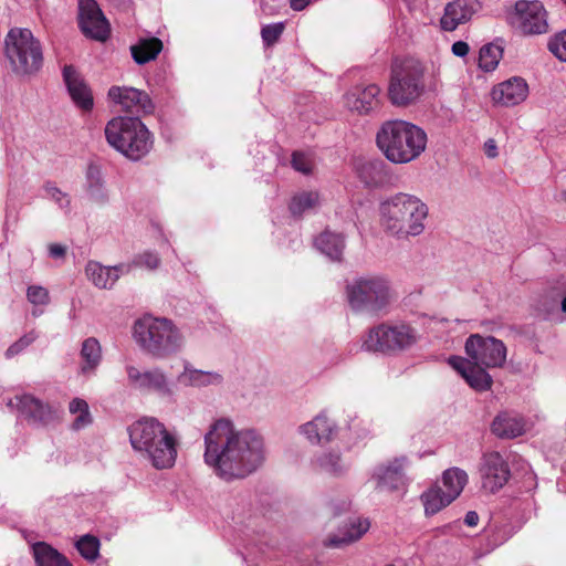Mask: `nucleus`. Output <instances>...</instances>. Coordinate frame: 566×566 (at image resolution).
Returning <instances> with one entry per match:
<instances>
[{
	"instance_id": "nucleus-1",
	"label": "nucleus",
	"mask_w": 566,
	"mask_h": 566,
	"mask_svg": "<svg viewBox=\"0 0 566 566\" xmlns=\"http://www.w3.org/2000/svg\"><path fill=\"white\" fill-rule=\"evenodd\" d=\"M205 463L223 481L249 476L264 462L262 437L252 429H240L229 418H219L203 437Z\"/></svg>"
},
{
	"instance_id": "nucleus-2",
	"label": "nucleus",
	"mask_w": 566,
	"mask_h": 566,
	"mask_svg": "<svg viewBox=\"0 0 566 566\" xmlns=\"http://www.w3.org/2000/svg\"><path fill=\"white\" fill-rule=\"evenodd\" d=\"M133 449L155 469L165 470L175 465L178 439L166 426L153 417H145L128 428Z\"/></svg>"
},
{
	"instance_id": "nucleus-3",
	"label": "nucleus",
	"mask_w": 566,
	"mask_h": 566,
	"mask_svg": "<svg viewBox=\"0 0 566 566\" xmlns=\"http://www.w3.org/2000/svg\"><path fill=\"white\" fill-rule=\"evenodd\" d=\"M429 208L419 197L398 192L380 205L384 230L397 238L418 237L426 229Z\"/></svg>"
},
{
	"instance_id": "nucleus-4",
	"label": "nucleus",
	"mask_w": 566,
	"mask_h": 566,
	"mask_svg": "<svg viewBox=\"0 0 566 566\" xmlns=\"http://www.w3.org/2000/svg\"><path fill=\"white\" fill-rule=\"evenodd\" d=\"M428 143L427 133L402 119L382 123L376 134V144L392 164H408L421 156Z\"/></svg>"
},
{
	"instance_id": "nucleus-5",
	"label": "nucleus",
	"mask_w": 566,
	"mask_h": 566,
	"mask_svg": "<svg viewBox=\"0 0 566 566\" xmlns=\"http://www.w3.org/2000/svg\"><path fill=\"white\" fill-rule=\"evenodd\" d=\"M345 298L356 313L384 314L396 301L397 295L387 277L363 275L346 284Z\"/></svg>"
},
{
	"instance_id": "nucleus-6",
	"label": "nucleus",
	"mask_w": 566,
	"mask_h": 566,
	"mask_svg": "<svg viewBox=\"0 0 566 566\" xmlns=\"http://www.w3.org/2000/svg\"><path fill=\"white\" fill-rule=\"evenodd\" d=\"M105 137L109 146L132 160H139L153 147L150 132L138 117L112 118L106 124Z\"/></svg>"
},
{
	"instance_id": "nucleus-7",
	"label": "nucleus",
	"mask_w": 566,
	"mask_h": 566,
	"mask_svg": "<svg viewBox=\"0 0 566 566\" xmlns=\"http://www.w3.org/2000/svg\"><path fill=\"white\" fill-rule=\"evenodd\" d=\"M133 335L145 352L157 358L179 350L185 339L172 321H136Z\"/></svg>"
},
{
	"instance_id": "nucleus-8",
	"label": "nucleus",
	"mask_w": 566,
	"mask_h": 566,
	"mask_svg": "<svg viewBox=\"0 0 566 566\" xmlns=\"http://www.w3.org/2000/svg\"><path fill=\"white\" fill-rule=\"evenodd\" d=\"M6 56L12 71L20 76L35 75L43 65L40 41L29 29L13 28L6 36Z\"/></svg>"
},
{
	"instance_id": "nucleus-9",
	"label": "nucleus",
	"mask_w": 566,
	"mask_h": 566,
	"mask_svg": "<svg viewBox=\"0 0 566 566\" xmlns=\"http://www.w3.org/2000/svg\"><path fill=\"white\" fill-rule=\"evenodd\" d=\"M416 340L415 331L403 322L381 323L360 338V349L368 353H390L403 349Z\"/></svg>"
},
{
	"instance_id": "nucleus-10",
	"label": "nucleus",
	"mask_w": 566,
	"mask_h": 566,
	"mask_svg": "<svg viewBox=\"0 0 566 566\" xmlns=\"http://www.w3.org/2000/svg\"><path fill=\"white\" fill-rule=\"evenodd\" d=\"M421 77L422 72L416 65H395L388 87L390 102L397 106H405L416 101L422 92Z\"/></svg>"
},
{
	"instance_id": "nucleus-11",
	"label": "nucleus",
	"mask_w": 566,
	"mask_h": 566,
	"mask_svg": "<svg viewBox=\"0 0 566 566\" xmlns=\"http://www.w3.org/2000/svg\"><path fill=\"white\" fill-rule=\"evenodd\" d=\"M127 384L134 390L140 392H154L161 398L172 399L175 397V386L160 367H154L140 370L133 364L125 366Z\"/></svg>"
},
{
	"instance_id": "nucleus-12",
	"label": "nucleus",
	"mask_w": 566,
	"mask_h": 566,
	"mask_svg": "<svg viewBox=\"0 0 566 566\" xmlns=\"http://www.w3.org/2000/svg\"><path fill=\"white\" fill-rule=\"evenodd\" d=\"M507 21L524 35L543 34L548 31L547 12L537 0H518L509 13Z\"/></svg>"
},
{
	"instance_id": "nucleus-13",
	"label": "nucleus",
	"mask_w": 566,
	"mask_h": 566,
	"mask_svg": "<svg viewBox=\"0 0 566 566\" xmlns=\"http://www.w3.org/2000/svg\"><path fill=\"white\" fill-rule=\"evenodd\" d=\"M465 353L475 364L486 368L502 367L506 360V347L502 340L478 334L467 339Z\"/></svg>"
},
{
	"instance_id": "nucleus-14",
	"label": "nucleus",
	"mask_w": 566,
	"mask_h": 566,
	"mask_svg": "<svg viewBox=\"0 0 566 566\" xmlns=\"http://www.w3.org/2000/svg\"><path fill=\"white\" fill-rule=\"evenodd\" d=\"M408 465L409 460L405 455L376 465L370 476L375 490L379 492L405 490L408 485V479L405 473Z\"/></svg>"
},
{
	"instance_id": "nucleus-15",
	"label": "nucleus",
	"mask_w": 566,
	"mask_h": 566,
	"mask_svg": "<svg viewBox=\"0 0 566 566\" xmlns=\"http://www.w3.org/2000/svg\"><path fill=\"white\" fill-rule=\"evenodd\" d=\"M482 489L490 493L501 490L511 478L506 459L497 451L483 453L479 463Z\"/></svg>"
},
{
	"instance_id": "nucleus-16",
	"label": "nucleus",
	"mask_w": 566,
	"mask_h": 566,
	"mask_svg": "<svg viewBox=\"0 0 566 566\" xmlns=\"http://www.w3.org/2000/svg\"><path fill=\"white\" fill-rule=\"evenodd\" d=\"M78 24L87 38L97 41H105L111 32L109 23L95 0H80Z\"/></svg>"
},
{
	"instance_id": "nucleus-17",
	"label": "nucleus",
	"mask_w": 566,
	"mask_h": 566,
	"mask_svg": "<svg viewBox=\"0 0 566 566\" xmlns=\"http://www.w3.org/2000/svg\"><path fill=\"white\" fill-rule=\"evenodd\" d=\"M107 95L123 112L146 115L153 113L155 108L149 95L145 91L135 87L112 86Z\"/></svg>"
},
{
	"instance_id": "nucleus-18",
	"label": "nucleus",
	"mask_w": 566,
	"mask_h": 566,
	"mask_svg": "<svg viewBox=\"0 0 566 566\" xmlns=\"http://www.w3.org/2000/svg\"><path fill=\"white\" fill-rule=\"evenodd\" d=\"M482 9L480 0H453L444 7L440 19L443 31L452 32L458 27L465 24Z\"/></svg>"
},
{
	"instance_id": "nucleus-19",
	"label": "nucleus",
	"mask_w": 566,
	"mask_h": 566,
	"mask_svg": "<svg viewBox=\"0 0 566 566\" xmlns=\"http://www.w3.org/2000/svg\"><path fill=\"white\" fill-rule=\"evenodd\" d=\"M62 75L72 102L81 111L91 112L94 106V98L82 74L73 65H65Z\"/></svg>"
},
{
	"instance_id": "nucleus-20",
	"label": "nucleus",
	"mask_w": 566,
	"mask_h": 566,
	"mask_svg": "<svg viewBox=\"0 0 566 566\" xmlns=\"http://www.w3.org/2000/svg\"><path fill=\"white\" fill-rule=\"evenodd\" d=\"M9 405L14 406L23 417L33 423L48 424L57 417L56 408L43 403L31 395L15 396Z\"/></svg>"
},
{
	"instance_id": "nucleus-21",
	"label": "nucleus",
	"mask_w": 566,
	"mask_h": 566,
	"mask_svg": "<svg viewBox=\"0 0 566 566\" xmlns=\"http://www.w3.org/2000/svg\"><path fill=\"white\" fill-rule=\"evenodd\" d=\"M298 432L303 434L312 444L324 446L332 442L338 434V426L326 412H319L311 421L298 427Z\"/></svg>"
},
{
	"instance_id": "nucleus-22",
	"label": "nucleus",
	"mask_w": 566,
	"mask_h": 566,
	"mask_svg": "<svg viewBox=\"0 0 566 566\" xmlns=\"http://www.w3.org/2000/svg\"><path fill=\"white\" fill-rule=\"evenodd\" d=\"M450 366L455 369L467 384L476 391L491 389L493 379L490 374L472 359L453 356L449 358Z\"/></svg>"
},
{
	"instance_id": "nucleus-23",
	"label": "nucleus",
	"mask_w": 566,
	"mask_h": 566,
	"mask_svg": "<svg viewBox=\"0 0 566 566\" xmlns=\"http://www.w3.org/2000/svg\"><path fill=\"white\" fill-rule=\"evenodd\" d=\"M380 88L376 84L356 85L344 95V105L360 115L368 114L379 105Z\"/></svg>"
},
{
	"instance_id": "nucleus-24",
	"label": "nucleus",
	"mask_w": 566,
	"mask_h": 566,
	"mask_svg": "<svg viewBox=\"0 0 566 566\" xmlns=\"http://www.w3.org/2000/svg\"><path fill=\"white\" fill-rule=\"evenodd\" d=\"M370 522L363 517H352L337 532L329 534L325 546L342 548L359 541L369 530Z\"/></svg>"
},
{
	"instance_id": "nucleus-25",
	"label": "nucleus",
	"mask_w": 566,
	"mask_h": 566,
	"mask_svg": "<svg viewBox=\"0 0 566 566\" xmlns=\"http://www.w3.org/2000/svg\"><path fill=\"white\" fill-rule=\"evenodd\" d=\"M130 270L132 264L104 266L99 262L88 261L85 266V275L96 287L109 290L118 281L120 274L128 273Z\"/></svg>"
},
{
	"instance_id": "nucleus-26",
	"label": "nucleus",
	"mask_w": 566,
	"mask_h": 566,
	"mask_svg": "<svg viewBox=\"0 0 566 566\" xmlns=\"http://www.w3.org/2000/svg\"><path fill=\"white\" fill-rule=\"evenodd\" d=\"M528 94L527 83L522 77L506 80L492 90V99L503 106H514L522 103Z\"/></svg>"
},
{
	"instance_id": "nucleus-27",
	"label": "nucleus",
	"mask_w": 566,
	"mask_h": 566,
	"mask_svg": "<svg viewBox=\"0 0 566 566\" xmlns=\"http://www.w3.org/2000/svg\"><path fill=\"white\" fill-rule=\"evenodd\" d=\"M178 381L187 387L203 388L222 385L223 376L218 371L201 370L186 364L184 370L178 375Z\"/></svg>"
},
{
	"instance_id": "nucleus-28",
	"label": "nucleus",
	"mask_w": 566,
	"mask_h": 566,
	"mask_svg": "<svg viewBox=\"0 0 566 566\" xmlns=\"http://www.w3.org/2000/svg\"><path fill=\"white\" fill-rule=\"evenodd\" d=\"M312 467L316 472L329 476H342L347 471V465L340 453L335 451H325L315 455L312 460Z\"/></svg>"
},
{
	"instance_id": "nucleus-29",
	"label": "nucleus",
	"mask_w": 566,
	"mask_h": 566,
	"mask_svg": "<svg viewBox=\"0 0 566 566\" xmlns=\"http://www.w3.org/2000/svg\"><path fill=\"white\" fill-rule=\"evenodd\" d=\"M492 432L499 438H516L525 432V421L516 415L501 413L492 422Z\"/></svg>"
},
{
	"instance_id": "nucleus-30",
	"label": "nucleus",
	"mask_w": 566,
	"mask_h": 566,
	"mask_svg": "<svg viewBox=\"0 0 566 566\" xmlns=\"http://www.w3.org/2000/svg\"><path fill=\"white\" fill-rule=\"evenodd\" d=\"M36 566H72L69 559L45 542H36L31 546Z\"/></svg>"
},
{
	"instance_id": "nucleus-31",
	"label": "nucleus",
	"mask_w": 566,
	"mask_h": 566,
	"mask_svg": "<svg viewBox=\"0 0 566 566\" xmlns=\"http://www.w3.org/2000/svg\"><path fill=\"white\" fill-rule=\"evenodd\" d=\"M81 358V374L86 377L92 376L102 360V349L96 338L90 337L83 342Z\"/></svg>"
},
{
	"instance_id": "nucleus-32",
	"label": "nucleus",
	"mask_w": 566,
	"mask_h": 566,
	"mask_svg": "<svg viewBox=\"0 0 566 566\" xmlns=\"http://www.w3.org/2000/svg\"><path fill=\"white\" fill-rule=\"evenodd\" d=\"M420 500L423 504L424 514L427 516L437 514L454 501L438 484L432 485L426 492H423L420 496Z\"/></svg>"
},
{
	"instance_id": "nucleus-33",
	"label": "nucleus",
	"mask_w": 566,
	"mask_h": 566,
	"mask_svg": "<svg viewBox=\"0 0 566 566\" xmlns=\"http://www.w3.org/2000/svg\"><path fill=\"white\" fill-rule=\"evenodd\" d=\"M86 191L90 199L96 203H105L108 200L107 191L104 187L102 171L96 165H88L86 170Z\"/></svg>"
},
{
	"instance_id": "nucleus-34",
	"label": "nucleus",
	"mask_w": 566,
	"mask_h": 566,
	"mask_svg": "<svg viewBox=\"0 0 566 566\" xmlns=\"http://www.w3.org/2000/svg\"><path fill=\"white\" fill-rule=\"evenodd\" d=\"M468 481L467 472L458 467H453L442 473L441 488L450 497L455 500L462 493Z\"/></svg>"
},
{
	"instance_id": "nucleus-35",
	"label": "nucleus",
	"mask_w": 566,
	"mask_h": 566,
	"mask_svg": "<svg viewBox=\"0 0 566 566\" xmlns=\"http://www.w3.org/2000/svg\"><path fill=\"white\" fill-rule=\"evenodd\" d=\"M163 50V42L157 38H145L130 46L132 56L137 64L155 60Z\"/></svg>"
},
{
	"instance_id": "nucleus-36",
	"label": "nucleus",
	"mask_w": 566,
	"mask_h": 566,
	"mask_svg": "<svg viewBox=\"0 0 566 566\" xmlns=\"http://www.w3.org/2000/svg\"><path fill=\"white\" fill-rule=\"evenodd\" d=\"M316 248L332 260H340L345 248L344 238L331 231H324L315 239Z\"/></svg>"
},
{
	"instance_id": "nucleus-37",
	"label": "nucleus",
	"mask_w": 566,
	"mask_h": 566,
	"mask_svg": "<svg viewBox=\"0 0 566 566\" xmlns=\"http://www.w3.org/2000/svg\"><path fill=\"white\" fill-rule=\"evenodd\" d=\"M513 527L507 522H492L484 528V537L488 541L486 549L493 551L504 544L513 535Z\"/></svg>"
},
{
	"instance_id": "nucleus-38",
	"label": "nucleus",
	"mask_w": 566,
	"mask_h": 566,
	"mask_svg": "<svg viewBox=\"0 0 566 566\" xmlns=\"http://www.w3.org/2000/svg\"><path fill=\"white\" fill-rule=\"evenodd\" d=\"M385 164L380 160H369L359 164L357 172L360 180L368 187L379 186L384 181Z\"/></svg>"
},
{
	"instance_id": "nucleus-39",
	"label": "nucleus",
	"mask_w": 566,
	"mask_h": 566,
	"mask_svg": "<svg viewBox=\"0 0 566 566\" xmlns=\"http://www.w3.org/2000/svg\"><path fill=\"white\" fill-rule=\"evenodd\" d=\"M69 411L72 416H74V420L71 426L73 430H82L90 426L93 421L88 403L84 399H72L69 403Z\"/></svg>"
},
{
	"instance_id": "nucleus-40",
	"label": "nucleus",
	"mask_w": 566,
	"mask_h": 566,
	"mask_svg": "<svg viewBox=\"0 0 566 566\" xmlns=\"http://www.w3.org/2000/svg\"><path fill=\"white\" fill-rule=\"evenodd\" d=\"M541 307L547 314H554L558 310L566 314V294L562 297L558 287L547 290L542 295Z\"/></svg>"
},
{
	"instance_id": "nucleus-41",
	"label": "nucleus",
	"mask_w": 566,
	"mask_h": 566,
	"mask_svg": "<svg viewBox=\"0 0 566 566\" xmlns=\"http://www.w3.org/2000/svg\"><path fill=\"white\" fill-rule=\"evenodd\" d=\"M502 57V49L494 44L483 45L479 54V66L486 71H493Z\"/></svg>"
},
{
	"instance_id": "nucleus-42",
	"label": "nucleus",
	"mask_w": 566,
	"mask_h": 566,
	"mask_svg": "<svg viewBox=\"0 0 566 566\" xmlns=\"http://www.w3.org/2000/svg\"><path fill=\"white\" fill-rule=\"evenodd\" d=\"M76 549L81 556L87 560H95L99 554V541L97 537L86 534L81 536L75 543Z\"/></svg>"
},
{
	"instance_id": "nucleus-43",
	"label": "nucleus",
	"mask_w": 566,
	"mask_h": 566,
	"mask_svg": "<svg viewBox=\"0 0 566 566\" xmlns=\"http://www.w3.org/2000/svg\"><path fill=\"white\" fill-rule=\"evenodd\" d=\"M318 202V193L314 191L302 192L292 198L290 210L294 216H301Z\"/></svg>"
},
{
	"instance_id": "nucleus-44",
	"label": "nucleus",
	"mask_w": 566,
	"mask_h": 566,
	"mask_svg": "<svg viewBox=\"0 0 566 566\" xmlns=\"http://www.w3.org/2000/svg\"><path fill=\"white\" fill-rule=\"evenodd\" d=\"M347 429L357 438H363L369 434V423L360 419L355 412L347 415Z\"/></svg>"
},
{
	"instance_id": "nucleus-45",
	"label": "nucleus",
	"mask_w": 566,
	"mask_h": 566,
	"mask_svg": "<svg viewBox=\"0 0 566 566\" xmlns=\"http://www.w3.org/2000/svg\"><path fill=\"white\" fill-rule=\"evenodd\" d=\"M284 28L285 27H284L283 22L271 23V24L264 25L261 30V36H262L263 43L266 46H271L274 43H276L279 41V39L281 38V35L284 31Z\"/></svg>"
},
{
	"instance_id": "nucleus-46",
	"label": "nucleus",
	"mask_w": 566,
	"mask_h": 566,
	"mask_svg": "<svg viewBox=\"0 0 566 566\" xmlns=\"http://www.w3.org/2000/svg\"><path fill=\"white\" fill-rule=\"evenodd\" d=\"M44 190L46 196L50 199L54 200L61 209H64L66 211L70 210L71 200L67 193L63 192L52 182H46L44 186Z\"/></svg>"
},
{
	"instance_id": "nucleus-47",
	"label": "nucleus",
	"mask_w": 566,
	"mask_h": 566,
	"mask_svg": "<svg viewBox=\"0 0 566 566\" xmlns=\"http://www.w3.org/2000/svg\"><path fill=\"white\" fill-rule=\"evenodd\" d=\"M548 48L558 60L566 62V30L552 39Z\"/></svg>"
},
{
	"instance_id": "nucleus-48",
	"label": "nucleus",
	"mask_w": 566,
	"mask_h": 566,
	"mask_svg": "<svg viewBox=\"0 0 566 566\" xmlns=\"http://www.w3.org/2000/svg\"><path fill=\"white\" fill-rule=\"evenodd\" d=\"M28 300L34 305H46L50 301L49 292L40 285H32L28 289Z\"/></svg>"
},
{
	"instance_id": "nucleus-49",
	"label": "nucleus",
	"mask_w": 566,
	"mask_h": 566,
	"mask_svg": "<svg viewBox=\"0 0 566 566\" xmlns=\"http://www.w3.org/2000/svg\"><path fill=\"white\" fill-rule=\"evenodd\" d=\"M292 167L304 175L312 171L311 159L303 153L295 151L292 155Z\"/></svg>"
},
{
	"instance_id": "nucleus-50",
	"label": "nucleus",
	"mask_w": 566,
	"mask_h": 566,
	"mask_svg": "<svg viewBox=\"0 0 566 566\" xmlns=\"http://www.w3.org/2000/svg\"><path fill=\"white\" fill-rule=\"evenodd\" d=\"M160 263V259L156 253L153 252H145L143 254H139L134 260V264L138 266H145L149 270H155L158 268Z\"/></svg>"
},
{
	"instance_id": "nucleus-51",
	"label": "nucleus",
	"mask_w": 566,
	"mask_h": 566,
	"mask_svg": "<svg viewBox=\"0 0 566 566\" xmlns=\"http://www.w3.org/2000/svg\"><path fill=\"white\" fill-rule=\"evenodd\" d=\"M34 339H35V335L33 333L24 335L23 337H21L18 342H15L13 345H11L7 349V353H6L7 357H12V356L19 354L27 346H29Z\"/></svg>"
},
{
	"instance_id": "nucleus-52",
	"label": "nucleus",
	"mask_w": 566,
	"mask_h": 566,
	"mask_svg": "<svg viewBox=\"0 0 566 566\" xmlns=\"http://www.w3.org/2000/svg\"><path fill=\"white\" fill-rule=\"evenodd\" d=\"M451 51L455 56L464 57L468 55L470 48L467 42L457 41L452 44Z\"/></svg>"
},
{
	"instance_id": "nucleus-53",
	"label": "nucleus",
	"mask_w": 566,
	"mask_h": 566,
	"mask_svg": "<svg viewBox=\"0 0 566 566\" xmlns=\"http://www.w3.org/2000/svg\"><path fill=\"white\" fill-rule=\"evenodd\" d=\"M65 252H66L65 247H63L61 244L53 243L49 247L50 256H52L54 259L63 258L65 255Z\"/></svg>"
},
{
	"instance_id": "nucleus-54",
	"label": "nucleus",
	"mask_w": 566,
	"mask_h": 566,
	"mask_svg": "<svg viewBox=\"0 0 566 566\" xmlns=\"http://www.w3.org/2000/svg\"><path fill=\"white\" fill-rule=\"evenodd\" d=\"M484 153L489 158H495L497 156V147L494 139H489L485 142Z\"/></svg>"
},
{
	"instance_id": "nucleus-55",
	"label": "nucleus",
	"mask_w": 566,
	"mask_h": 566,
	"mask_svg": "<svg viewBox=\"0 0 566 566\" xmlns=\"http://www.w3.org/2000/svg\"><path fill=\"white\" fill-rule=\"evenodd\" d=\"M464 523L470 527L476 526L479 523L478 513L474 511H469L464 516Z\"/></svg>"
},
{
	"instance_id": "nucleus-56",
	"label": "nucleus",
	"mask_w": 566,
	"mask_h": 566,
	"mask_svg": "<svg viewBox=\"0 0 566 566\" xmlns=\"http://www.w3.org/2000/svg\"><path fill=\"white\" fill-rule=\"evenodd\" d=\"M311 0H290L291 8L295 11L303 10Z\"/></svg>"
},
{
	"instance_id": "nucleus-57",
	"label": "nucleus",
	"mask_w": 566,
	"mask_h": 566,
	"mask_svg": "<svg viewBox=\"0 0 566 566\" xmlns=\"http://www.w3.org/2000/svg\"><path fill=\"white\" fill-rule=\"evenodd\" d=\"M387 566H394V565H387Z\"/></svg>"
}]
</instances>
